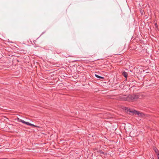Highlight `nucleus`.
I'll return each instance as SVG.
<instances>
[{
    "label": "nucleus",
    "mask_w": 159,
    "mask_h": 159,
    "mask_svg": "<svg viewBox=\"0 0 159 159\" xmlns=\"http://www.w3.org/2000/svg\"><path fill=\"white\" fill-rule=\"evenodd\" d=\"M139 98L138 94H133L128 96V101H136Z\"/></svg>",
    "instance_id": "nucleus-1"
},
{
    "label": "nucleus",
    "mask_w": 159,
    "mask_h": 159,
    "mask_svg": "<svg viewBox=\"0 0 159 159\" xmlns=\"http://www.w3.org/2000/svg\"><path fill=\"white\" fill-rule=\"evenodd\" d=\"M123 109L126 112L129 114H130L131 113H133V114H137L138 115H139L140 114V113L139 111L135 110L132 111L130 110V109H128V107H124Z\"/></svg>",
    "instance_id": "nucleus-2"
},
{
    "label": "nucleus",
    "mask_w": 159,
    "mask_h": 159,
    "mask_svg": "<svg viewBox=\"0 0 159 159\" xmlns=\"http://www.w3.org/2000/svg\"><path fill=\"white\" fill-rule=\"evenodd\" d=\"M119 100L123 101H128V96L123 95L120 96L118 98Z\"/></svg>",
    "instance_id": "nucleus-3"
},
{
    "label": "nucleus",
    "mask_w": 159,
    "mask_h": 159,
    "mask_svg": "<svg viewBox=\"0 0 159 159\" xmlns=\"http://www.w3.org/2000/svg\"><path fill=\"white\" fill-rule=\"evenodd\" d=\"M18 120L19 122H22L24 124H26L27 125L28 123V122L25 121L24 120L20 119L19 118H18Z\"/></svg>",
    "instance_id": "nucleus-4"
},
{
    "label": "nucleus",
    "mask_w": 159,
    "mask_h": 159,
    "mask_svg": "<svg viewBox=\"0 0 159 159\" xmlns=\"http://www.w3.org/2000/svg\"><path fill=\"white\" fill-rule=\"evenodd\" d=\"M27 125L31 126L32 127H39L37 125H34V124H32L28 122Z\"/></svg>",
    "instance_id": "nucleus-5"
},
{
    "label": "nucleus",
    "mask_w": 159,
    "mask_h": 159,
    "mask_svg": "<svg viewBox=\"0 0 159 159\" xmlns=\"http://www.w3.org/2000/svg\"><path fill=\"white\" fill-rule=\"evenodd\" d=\"M122 75L125 77L127 78V73L125 71H124L122 73Z\"/></svg>",
    "instance_id": "nucleus-6"
},
{
    "label": "nucleus",
    "mask_w": 159,
    "mask_h": 159,
    "mask_svg": "<svg viewBox=\"0 0 159 159\" xmlns=\"http://www.w3.org/2000/svg\"><path fill=\"white\" fill-rule=\"evenodd\" d=\"M124 49V46H123L122 47H120L118 49V51H122Z\"/></svg>",
    "instance_id": "nucleus-7"
},
{
    "label": "nucleus",
    "mask_w": 159,
    "mask_h": 159,
    "mask_svg": "<svg viewBox=\"0 0 159 159\" xmlns=\"http://www.w3.org/2000/svg\"><path fill=\"white\" fill-rule=\"evenodd\" d=\"M95 76L96 77H97L98 78H99V79H103L104 78V77H102V76H99L98 75H96V74H95Z\"/></svg>",
    "instance_id": "nucleus-8"
},
{
    "label": "nucleus",
    "mask_w": 159,
    "mask_h": 159,
    "mask_svg": "<svg viewBox=\"0 0 159 159\" xmlns=\"http://www.w3.org/2000/svg\"><path fill=\"white\" fill-rule=\"evenodd\" d=\"M98 153L100 154H104V152H103L102 150H99L97 151Z\"/></svg>",
    "instance_id": "nucleus-9"
},
{
    "label": "nucleus",
    "mask_w": 159,
    "mask_h": 159,
    "mask_svg": "<svg viewBox=\"0 0 159 159\" xmlns=\"http://www.w3.org/2000/svg\"><path fill=\"white\" fill-rule=\"evenodd\" d=\"M154 150L155 152L156 153H158V152H159L158 150L157 149V148H154Z\"/></svg>",
    "instance_id": "nucleus-10"
},
{
    "label": "nucleus",
    "mask_w": 159,
    "mask_h": 159,
    "mask_svg": "<svg viewBox=\"0 0 159 159\" xmlns=\"http://www.w3.org/2000/svg\"><path fill=\"white\" fill-rule=\"evenodd\" d=\"M157 157L158 158V159H159V152H158L157 154Z\"/></svg>",
    "instance_id": "nucleus-11"
},
{
    "label": "nucleus",
    "mask_w": 159,
    "mask_h": 159,
    "mask_svg": "<svg viewBox=\"0 0 159 159\" xmlns=\"http://www.w3.org/2000/svg\"><path fill=\"white\" fill-rule=\"evenodd\" d=\"M155 25V26L156 27H157V23H156Z\"/></svg>",
    "instance_id": "nucleus-12"
},
{
    "label": "nucleus",
    "mask_w": 159,
    "mask_h": 159,
    "mask_svg": "<svg viewBox=\"0 0 159 159\" xmlns=\"http://www.w3.org/2000/svg\"><path fill=\"white\" fill-rule=\"evenodd\" d=\"M152 159H154L153 157H152Z\"/></svg>",
    "instance_id": "nucleus-13"
}]
</instances>
